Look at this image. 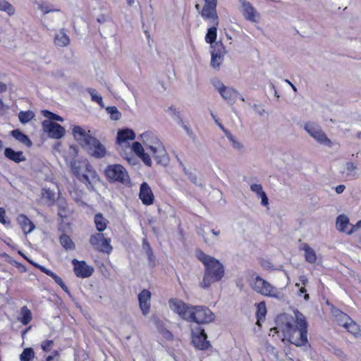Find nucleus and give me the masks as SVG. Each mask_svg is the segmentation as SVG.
Returning a JSON list of instances; mask_svg holds the SVG:
<instances>
[{"instance_id": "1", "label": "nucleus", "mask_w": 361, "mask_h": 361, "mask_svg": "<svg viewBox=\"0 0 361 361\" xmlns=\"http://www.w3.org/2000/svg\"><path fill=\"white\" fill-rule=\"evenodd\" d=\"M294 317L281 314L276 319V326L270 331L274 333L282 331L284 337L292 344L300 347L308 344L307 322L305 317L298 310L293 311Z\"/></svg>"}, {"instance_id": "2", "label": "nucleus", "mask_w": 361, "mask_h": 361, "mask_svg": "<svg viewBox=\"0 0 361 361\" xmlns=\"http://www.w3.org/2000/svg\"><path fill=\"white\" fill-rule=\"evenodd\" d=\"M195 254L197 259L205 267L200 286L203 288H207L212 283L219 281L224 277L225 273L224 267L219 260L214 257L206 255L201 250H197Z\"/></svg>"}, {"instance_id": "3", "label": "nucleus", "mask_w": 361, "mask_h": 361, "mask_svg": "<svg viewBox=\"0 0 361 361\" xmlns=\"http://www.w3.org/2000/svg\"><path fill=\"white\" fill-rule=\"evenodd\" d=\"M73 135L75 140L85 149L90 154L96 158H103L106 154L105 147L96 137L90 134V130L86 131L79 126H74Z\"/></svg>"}, {"instance_id": "4", "label": "nucleus", "mask_w": 361, "mask_h": 361, "mask_svg": "<svg viewBox=\"0 0 361 361\" xmlns=\"http://www.w3.org/2000/svg\"><path fill=\"white\" fill-rule=\"evenodd\" d=\"M70 166L73 174L87 187L99 180L96 171L86 159H73Z\"/></svg>"}, {"instance_id": "5", "label": "nucleus", "mask_w": 361, "mask_h": 361, "mask_svg": "<svg viewBox=\"0 0 361 361\" xmlns=\"http://www.w3.org/2000/svg\"><path fill=\"white\" fill-rule=\"evenodd\" d=\"M250 286L253 290L264 296L279 298V292L277 288L259 275L253 274L252 276Z\"/></svg>"}, {"instance_id": "6", "label": "nucleus", "mask_w": 361, "mask_h": 361, "mask_svg": "<svg viewBox=\"0 0 361 361\" xmlns=\"http://www.w3.org/2000/svg\"><path fill=\"white\" fill-rule=\"evenodd\" d=\"M104 174L110 183H118L123 185H128L130 183L128 172L121 164L107 166L104 170Z\"/></svg>"}, {"instance_id": "7", "label": "nucleus", "mask_w": 361, "mask_h": 361, "mask_svg": "<svg viewBox=\"0 0 361 361\" xmlns=\"http://www.w3.org/2000/svg\"><path fill=\"white\" fill-rule=\"evenodd\" d=\"M188 322H193L197 324H209L213 322L215 319L214 314L205 306L196 305L191 306Z\"/></svg>"}, {"instance_id": "8", "label": "nucleus", "mask_w": 361, "mask_h": 361, "mask_svg": "<svg viewBox=\"0 0 361 361\" xmlns=\"http://www.w3.org/2000/svg\"><path fill=\"white\" fill-rule=\"evenodd\" d=\"M304 129L310 136L313 137L318 143L328 147L332 146V142L327 137L326 135L319 125L308 122L305 123Z\"/></svg>"}, {"instance_id": "9", "label": "nucleus", "mask_w": 361, "mask_h": 361, "mask_svg": "<svg viewBox=\"0 0 361 361\" xmlns=\"http://www.w3.org/2000/svg\"><path fill=\"white\" fill-rule=\"evenodd\" d=\"M90 243L95 250L100 252L109 254L113 250L111 239L105 238L102 233L92 234L90 238Z\"/></svg>"}, {"instance_id": "10", "label": "nucleus", "mask_w": 361, "mask_h": 361, "mask_svg": "<svg viewBox=\"0 0 361 361\" xmlns=\"http://www.w3.org/2000/svg\"><path fill=\"white\" fill-rule=\"evenodd\" d=\"M42 127L50 138L58 140L65 135V128L57 123L44 120L42 123Z\"/></svg>"}, {"instance_id": "11", "label": "nucleus", "mask_w": 361, "mask_h": 361, "mask_svg": "<svg viewBox=\"0 0 361 361\" xmlns=\"http://www.w3.org/2000/svg\"><path fill=\"white\" fill-rule=\"evenodd\" d=\"M169 305L170 309L178 314L183 319L188 321L191 306L187 305L183 301L177 299V298H171L169 300Z\"/></svg>"}, {"instance_id": "12", "label": "nucleus", "mask_w": 361, "mask_h": 361, "mask_svg": "<svg viewBox=\"0 0 361 361\" xmlns=\"http://www.w3.org/2000/svg\"><path fill=\"white\" fill-rule=\"evenodd\" d=\"M149 149L152 153L154 158L156 159L157 164L166 166L169 162V157L164 147V145L157 140L154 145H149Z\"/></svg>"}, {"instance_id": "13", "label": "nucleus", "mask_w": 361, "mask_h": 361, "mask_svg": "<svg viewBox=\"0 0 361 361\" xmlns=\"http://www.w3.org/2000/svg\"><path fill=\"white\" fill-rule=\"evenodd\" d=\"M192 343L195 348L199 350H206L210 345L204 330L200 328L192 331Z\"/></svg>"}, {"instance_id": "14", "label": "nucleus", "mask_w": 361, "mask_h": 361, "mask_svg": "<svg viewBox=\"0 0 361 361\" xmlns=\"http://www.w3.org/2000/svg\"><path fill=\"white\" fill-rule=\"evenodd\" d=\"M240 4V11L244 18L250 22L256 23L259 18V13L247 0H239Z\"/></svg>"}, {"instance_id": "15", "label": "nucleus", "mask_w": 361, "mask_h": 361, "mask_svg": "<svg viewBox=\"0 0 361 361\" xmlns=\"http://www.w3.org/2000/svg\"><path fill=\"white\" fill-rule=\"evenodd\" d=\"M72 264L74 267L75 274L80 278H87L90 276L94 272V268L88 264L85 261H78L76 259L72 260Z\"/></svg>"}, {"instance_id": "16", "label": "nucleus", "mask_w": 361, "mask_h": 361, "mask_svg": "<svg viewBox=\"0 0 361 361\" xmlns=\"http://www.w3.org/2000/svg\"><path fill=\"white\" fill-rule=\"evenodd\" d=\"M217 90L221 96L228 102H233L237 98L244 102V97L239 93L238 90L233 87L225 86L223 83H219V87H217Z\"/></svg>"}, {"instance_id": "17", "label": "nucleus", "mask_w": 361, "mask_h": 361, "mask_svg": "<svg viewBox=\"0 0 361 361\" xmlns=\"http://www.w3.org/2000/svg\"><path fill=\"white\" fill-rule=\"evenodd\" d=\"M139 197L145 205H151L154 202V195L149 185L144 182L140 185Z\"/></svg>"}, {"instance_id": "18", "label": "nucleus", "mask_w": 361, "mask_h": 361, "mask_svg": "<svg viewBox=\"0 0 361 361\" xmlns=\"http://www.w3.org/2000/svg\"><path fill=\"white\" fill-rule=\"evenodd\" d=\"M201 15L206 19L212 18L213 24L219 25V18L216 13V6L204 4L201 11Z\"/></svg>"}, {"instance_id": "19", "label": "nucleus", "mask_w": 361, "mask_h": 361, "mask_svg": "<svg viewBox=\"0 0 361 361\" xmlns=\"http://www.w3.org/2000/svg\"><path fill=\"white\" fill-rule=\"evenodd\" d=\"M17 221L25 235L31 233L35 229L34 224L24 214L18 215Z\"/></svg>"}, {"instance_id": "20", "label": "nucleus", "mask_w": 361, "mask_h": 361, "mask_svg": "<svg viewBox=\"0 0 361 361\" xmlns=\"http://www.w3.org/2000/svg\"><path fill=\"white\" fill-rule=\"evenodd\" d=\"M4 156L16 162V163H20L21 161H24L26 160L25 157L23 155V152L22 151H14L12 148L6 147L4 149Z\"/></svg>"}, {"instance_id": "21", "label": "nucleus", "mask_w": 361, "mask_h": 361, "mask_svg": "<svg viewBox=\"0 0 361 361\" xmlns=\"http://www.w3.org/2000/svg\"><path fill=\"white\" fill-rule=\"evenodd\" d=\"M54 43L56 46L59 47H67L70 44V38L65 33L64 30H60L55 34L54 37Z\"/></svg>"}, {"instance_id": "22", "label": "nucleus", "mask_w": 361, "mask_h": 361, "mask_svg": "<svg viewBox=\"0 0 361 361\" xmlns=\"http://www.w3.org/2000/svg\"><path fill=\"white\" fill-rule=\"evenodd\" d=\"M56 205L59 208L58 215L63 220L68 214V204L66 199L59 196L56 200Z\"/></svg>"}, {"instance_id": "23", "label": "nucleus", "mask_w": 361, "mask_h": 361, "mask_svg": "<svg viewBox=\"0 0 361 361\" xmlns=\"http://www.w3.org/2000/svg\"><path fill=\"white\" fill-rule=\"evenodd\" d=\"M11 135L20 142L24 144L27 147H30L32 145V142L30 139L23 133L20 130L16 129L11 132Z\"/></svg>"}, {"instance_id": "24", "label": "nucleus", "mask_w": 361, "mask_h": 361, "mask_svg": "<svg viewBox=\"0 0 361 361\" xmlns=\"http://www.w3.org/2000/svg\"><path fill=\"white\" fill-rule=\"evenodd\" d=\"M135 138V133L128 128L121 130L118 132L117 142L118 143L124 142L128 140H133Z\"/></svg>"}, {"instance_id": "25", "label": "nucleus", "mask_w": 361, "mask_h": 361, "mask_svg": "<svg viewBox=\"0 0 361 361\" xmlns=\"http://www.w3.org/2000/svg\"><path fill=\"white\" fill-rule=\"evenodd\" d=\"M40 271L44 274H46L47 276L51 277L54 281L66 293H68V288L63 281L62 279L57 276L54 272L52 271L47 269V268H42L40 267Z\"/></svg>"}, {"instance_id": "26", "label": "nucleus", "mask_w": 361, "mask_h": 361, "mask_svg": "<svg viewBox=\"0 0 361 361\" xmlns=\"http://www.w3.org/2000/svg\"><path fill=\"white\" fill-rule=\"evenodd\" d=\"M94 222L95 224V226L99 233H102L104 231L109 224V221L105 219L102 214L98 213L94 215Z\"/></svg>"}, {"instance_id": "27", "label": "nucleus", "mask_w": 361, "mask_h": 361, "mask_svg": "<svg viewBox=\"0 0 361 361\" xmlns=\"http://www.w3.org/2000/svg\"><path fill=\"white\" fill-rule=\"evenodd\" d=\"M342 326L355 338L361 339V329L359 325L354 321L352 320L350 323L342 324Z\"/></svg>"}, {"instance_id": "28", "label": "nucleus", "mask_w": 361, "mask_h": 361, "mask_svg": "<svg viewBox=\"0 0 361 361\" xmlns=\"http://www.w3.org/2000/svg\"><path fill=\"white\" fill-rule=\"evenodd\" d=\"M302 250L305 251V260L310 264L315 263L317 261L315 251L307 243L303 244Z\"/></svg>"}, {"instance_id": "29", "label": "nucleus", "mask_w": 361, "mask_h": 361, "mask_svg": "<svg viewBox=\"0 0 361 361\" xmlns=\"http://www.w3.org/2000/svg\"><path fill=\"white\" fill-rule=\"evenodd\" d=\"M350 225L349 219L345 214L339 215L336 219V228L341 232L347 233L346 228Z\"/></svg>"}, {"instance_id": "30", "label": "nucleus", "mask_w": 361, "mask_h": 361, "mask_svg": "<svg viewBox=\"0 0 361 361\" xmlns=\"http://www.w3.org/2000/svg\"><path fill=\"white\" fill-rule=\"evenodd\" d=\"M59 242L61 246L66 250H73L75 248V243L71 238L66 234H62L59 238Z\"/></svg>"}, {"instance_id": "31", "label": "nucleus", "mask_w": 361, "mask_h": 361, "mask_svg": "<svg viewBox=\"0 0 361 361\" xmlns=\"http://www.w3.org/2000/svg\"><path fill=\"white\" fill-rule=\"evenodd\" d=\"M0 11L6 12L9 16L16 13L15 8L6 0H0Z\"/></svg>"}, {"instance_id": "32", "label": "nucleus", "mask_w": 361, "mask_h": 361, "mask_svg": "<svg viewBox=\"0 0 361 361\" xmlns=\"http://www.w3.org/2000/svg\"><path fill=\"white\" fill-rule=\"evenodd\" d=\"M217 27L218 25L213 24V25L208 29L205 36V41L207 43L212 44L215 42L216 39Z\"/></svg>"}, {"instance_id": "33", "label": "nucleus", "mask_w": 361, "mask_h": 361, "mask_svg": "<svg viewBox=\"0 0 361 361\" xmlns=\"http://www.w3.org/2000/svg\"><path fill=\"white\" fill-rule=\"evenodd\" d=\"M20 312L22 317L19 320L24 325H27L32 319L31 312L26 306H23L21 308Z\"/></svg>"}, {"instance_id": "34", "label": "nucleus", "mask_w": 361, "mask_h": 361, "mask_svg": "<svg viewBox=\"0 0 361 361\" xmlns=\"http://www.w3.org/2000/svg\"><path fill=\"white\" fill-rule=\"evenodd\" d=\"M35 117V114L32 111H20L18 114V118L20 123L25 124L28 123Z\"/></svg>"}, {"instance_id": "35", "label": "nucleus", "mask_w": 361, "mask_h": 361, "mask_svg": "<svg viewBox=\"0 0 361 361\" xmlns=\"http://www.w3.org/2000/svg\"><path fill=\"white\" fill-rule=\"evenodd\" d=\"M166 111L170 114L171 118L178 124L183 125V121L181 118L180 112L173 106H169Z\"/></svg>"}, {"instance_id": "36", "label": "nucleus", "mask_w": 361, "mask_h": 361, "mask_svg": "<svg viewBox=\"0 0 361 361\" xmlns=\"http://www.w3.org/2000/svg\"><path fill=\"white\" fill-rule=\"evenodd\" d=\"M267 314V307L264 302H260L258 303L257 307L256 315L257 317V322L264 319Z\"/></svg>"}, {"instance_id": "37", "label": "nucleus", "mask_w": 361, "mask_h": 361, "mask_svg": "<svg viewBox=\"0 0 361 361\" xmlns=\"http://www.w3.org/2000/svg\"><path fill=\"white\" fill-rule=\"evenodd\" d=\"M35 357V352L32 348H25L23 353L20 355V360L21 361H31Z\"/></svg>"}, {"instance_id": "38", "label": "nucleus", "mask_w": 361, "mask_h": 361, "mask_svg": "<svg viewBox=\"0 0 361 361\" xmlns=\"http://www.w3.org/2000/svg\"><path fill=\"white\" fill-rule=\"evenodd\" d=\"M212 54H216L221 56H224L226 53V49L221 41L215 42L214 45H212Z\"/></svg>"}, {"instance_id": "39", "label": "nucleus", "mask_w": 361, "mask_h": 361, "mask_svg": "<svg viewBox=\"0 0 361 361\" xmlns=\"http://www.w3.org/2000/svg\"><path fill=\"white\" fill-rule=\"evenodd\" d=\"M226 137L229 140V141L231 142L232 146L234 149L238 150V151H243L244 146L243 145L239 142L238 140H236L233 135L230 133H226Z\"/></svg>"}, {"instance_id": "40", "label": "nucleus", "mask_w": 361, "mask_h": 361, "mask_svg": "<svg viewBox=\"0 0 361 361\" xmlns=\"http://www.w3.org/2000/svg\"><path fill=\"white\" fill-rule=\"evenodd\" d=\"M87 92L91 95L92 100L98 103L102 107H104L102 97L101 95L97 94L96 90L93 88H87Z\"/></svg>"}, {"instance_id": "41", "label": "nucleus", "mask_w": 361, "mask_h": 361, "mask_svg": "<svg viewBox=\"0 0 361 361\" xmlns=\"http://www.w3.org/2000/svg\"><path fill=\"white\" fill-rule=\"evenodd\" d=\"M38 8L42 12L43 14H47L50 12L60 11V9L54 8L51 6L46 3L37 4Z\"/></svg>"}, {"instance_id": "42", "label": "nucleus", "mask_w": 361, "mask_h": 361, "mask_svg": "<svg viewBox=\"0 0 361 361\" xmlns=\"http://www.w3.org/2000/svg\"><path fill=\"white\" fill-rule=\"evenodd\" d=\"M107 113L110 115L111 120L118 121L121 118V113L116 106H108L106 109Z\"/></svg>"}, {"instance_id": "43", "label": "nucleus", "mask_w": 361, "mask_h": 361, "mask_svg": "<svg viewBox=\"0 0 361 361\" xmlns=\"http://www.w3.org/2000/svg\"><path fill=\"white\" fill-rule=\"evenodd\" d=\"M211 54H212L211 66L214 68H219L223 61L224 56H221L216 54H212V53H211Z\"/></svg>"}, {"instance_id": "44", "label": "nucleus", "mask_w": 361, "mask_h": 361, "mask_svg": "<svg viewBox=\"0 0 361 361\" xmlns=\"http://www.w3.org/2000/svg\"><path fill=\"white\" fill-rule=\"evenodd\" d=\"M43 197L50 202V204H53L55 202V193L49 189L44 190Z\"/></svg>"}, {"instance_id": "45", "label": "nucleus", "mask_w": 361, "mask_h": 361, "mask_svg": "<svg viewBox=\"0 0 361 361\" xmlns=\"http://www.w3.org/2000/svg\"><path fill=\"white\" fill-rule=\"evenodd\" d=\"M336 317H338L339 324L341 326H342V324H345L347 323H350V321H352V319L350 318V317L348 314H346L342 312H339V313L336 315Z\"/></svg>"}, {"instance_id": "46", "label": "nucleus", "mask_w": 361, "mask_h": 361, "mask_svg": "<svg viewBox=\"0 0 361 361\" xmlns=\"http://www.w3.org/2000/svg\"><path fill=\"white\" fill-rule=\"evenodd\" d=\"M151 298V293L147 290H142L138 295L139 301H149Z\"/></svg>"}, {"instance_id": "47", "label": "nucleus", "mask_w": 361, "mask_h": 361, "mask_svg": "<svg viewBox=\"0 0 361 361\" xmlns=\"http://www.w3.org/2000/svg\"><path fill=\"white\" fill-rule=\"evenodd\" d=\"M139 306L144 315L149 313L150 309L149 301H139Z\"/></svg>"}, {"instance_id": "48", "label": "nucleus", "mask_w": 361, "mask_h": 361, "mask_svg": "<svg viewBox=\"0 0 361 361\" xmlns=\"http://www.w3.org/2000/svg\"><path fill=\"white\" fill-rule=\"evenodd\" d=\"M345 168L348 176H351L352 173L357 169V165L351 161L346 162Z\"/></svg>"}, {"instance_id": "49", "label": "nucleus", "mask_w": 361, "mask_h": 361, "mask_svg": "<svg viewBox=\"0 0 361 361\" xmlns=\"http://www.w3.org/2000/svg\"><path fill=\"white\" fill-rule=\"evenodd\" d=\"M132 149L138 157L145 152L143 147L138 142L133 143Z\"/></svg>"}, {"instance_id": "50", "label": "nucleus", "mask_w": 361, "mask_h": 361, "mask_svg": "<svg viewBox=\"0 0 361 361\" xmlns=\"http://www.w3.org/2000/svg\"><path fill=\"white\" fill-rule=\"evenodd\" d=\"M183 172L188 176V179L193 183L197 184V176L191 172L190 170L183 166Z\"/></svg>"}, {"instance_id": "51", "label": "nucleus", "mask_w": 361, "mask_h": 361, "mask_svg": "<svg viewBox=\"0 0 361 361\" xmlns=\"http://www.w3.org/2000/svg\"><path fill=\"white\" fill-rule=\"evenodd\" d=\"M42 114L47 118V120L50 121H56L57 114L49 111V110H42L41 111Z\"/></svg>"}, {"instance_id": "52", "label": "nucleus", "mask_w": 361, "mask_h": 361, "mask_svg": "<svg viewBox=\"0 0 361 361\" xmlns=\"http://www.w3.org/2000/svg\"><path fill=\"white\" fill-rule=\"evenodd\" d=\"M250 190L255 192L257 197H259L264 192L262 185L257 183L252 184L250 185Z\"/></svg>"}, {"instance_id": "53", "label": "nucleus", "mask_w": 361, "mask_h": 361, "mask_svg": "<svg viewBox=\"0 0 361 361\" xmlns=\"http://www.w3.org/2000/svg\"><path fill=\"white\" fill-rule=\"evenodd\" d=\"M54 344L52 340H46L41 344V348L44 352H49L51 350V346Z\"/></svg>"}, {"instance_id": "54", "label": "nucleus", "mask_w": 361, "mask_h": 361, "mask_svg": "<svg viewBox=\"0 0 361 361\" xmlns=\"http://www.w3.org/2000/svg\"><path fill=\"white\" fill-rule=\"evenodd\" d=\"M252 107L259 116H262L264 115L265 109H264L262 105L255 104L252 106Z\"/></svg>"}, {"instance_id": "55", "label": "nucleus", "mask_w": 361, "mask_h": 361, "mask_svg": "<svg viewBox=\"0 0 361 361\" xmlns=\"http://www.w3.org/2000/svg\"><path fill=\"white\" fill-rule=\"evenodd\" d=\"M141 158L142 161L148 166H152V161L149 155L145 152L139 156Z\"/></svg>"}, {"instance_id": "56", "label": "nucleus", "mask_w": 361, "mask_h": 361, "mask_svg": "<svg viewBox=\"0 0 361 361\" xmlns=\"http://www.w3.org/2000/svg\"><path fill=\"white\" fill-rule=\"evenodd\" d=\"M258 197L261 198V204L263 206H267L269 204V199L266 192L264 191Z\"/></svg>"}, {"instance_id": "57", "label": "nucleus", "mask_w": 361, "mask_h": 361, "mask_svg": "<svg viewBox=\"0 0 361 361\" xmlns=\"http://www.w3.org/2000/svg\"><path fill=\"white\" fill-rule=\"evenodd\" d=\"M258 197L261 198V204L263 206H267L269 204V199L266 192L264 191Z\"/></svg>"}, {"instance_id": "58", "label": "nucleus", "mask_w": 361, "mask_h": 361, "mask_svg": "<svg viewBox=\"0 0 361 361\" xmlns=\"http://www.w3.org/2000/svg\"><path fill=\"white\" fill-rule=\"evenodd\" d=\"M59 353L58 350H54L53 351L52 353V355H49L46 357V360L45 361H52L54 360V359H56L57 360H59Z\"/></svg>"}, {"instance_id": "59", "label": "nucleus", "mask_w": 361, "mask_h": 361, "mask_svg": "<svg viewBox=\"0 0 361 361\" xmlns=\"http://www.w3.org/2000/svg\"><path fill=\"white\" fill-rule=\"evenodd\" d=\"M361 228V219L355 225H351V228L347 231L348 235L352 234L355 230Z\"/></svg>"}, {"instance_id": "60", "label": "nucleus", "mask_w": 361, "mask_h": 361, "mask_svg": "<svg viewBox=\"0 0 361 361\" xmlns=\"http://www.w3.org/2000/svg\"><path fill=\"white\" fill-rule=\"evenodd\" d=\"M0 222L3 224H6V211L4 208L0 207Z\"/></svg>"}, {"instance_id": "61", "label": "nucleus", "mask_w": 361, "mask_h": 361, "mask_svg": "<svg viewBox=\"0 0 361 361\" xmlns=\"http://www.w3.org/2000/svg\"><path fill=\"white\" fill-rule=\"evenodd\" d=\"M212 116L213 117V118L215 120V123L219 126V127L223 130V132L225 133V135H226V133H230L231 132L229 130H228L227 129H226L224 128V126L220 123L219 122V121L216 118L215 116L212 113L211 114Z\"/></svg>"}, {"instance_id": "62", "label": "nucleus", "mask_w": 361, "mask_h": 361, "mask_svg": "<svg viewBox=\"0 0 361 361\" xmlns=\"http://www.w3.org/2000/svg\"><path fill=\"white\" fill-rule=\"evenodd\" d=\"M306 292H307V290L305 289V288L302 287L299 289L298 295H301L302 293H305L304 299L306 301H307L310 299V295H309V294L306 293Z\"/></svg>"}, {"instance_id": "63", "label": "nucleus", "mask_w": 361, "mask_h": 361, "mask_svg": "<svg viewBox=\"0 0 361 361\" xmlns=\"http://www.w3.org/2000/svg\"><path fill=\"white\" fill-rule=\"evenodd\" d=\"M149 248H151L149 243L146 238H144L142 240V249L145 251H147Z\"/></svg>"}, {"instance_id": "64", "label": "nucleus", "mask_w": 361, "mask_h": 361, "mask_svg": "<svg viewBox=\"0 0 361 361\" xmlns=\"http://www.w3.org/2000/svg\"><path fill=\"white\" fill-rule=\"evenodd\" d=\"M345 188L344 185H338L335 188V190L337 194H341Z\"/></svg>"}]
</instances>
